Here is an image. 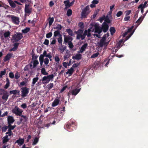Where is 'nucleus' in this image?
Returning a JSON list of instances; mask_svg holds the SVG:
<instances>
[{"instance_id": "nucleus-1", "label": "nucleus", "mask_w": 148, "mask_h": 148, "mask_svg": "<svg viewBox=\"0 0 148 148\" xmlns=\"http://www.w3.org/2000/svg\"><path fill=\"white\" fill-rule=\"evenodd\" d=\"M93 27H94V29L93 30H95V32L98 33L99 34H100L102 32V30L101 27L97 23H95L94 24H91L90 25V28L92 29Z\"/></svg>"}, {"instance_id": "nucleus-2", "label": "nucleus", "mask_w": 148, "mask_h": 148, "mask_svg": "<svg viewBox=\"0 0 148 148\" xmlns=\"http://www.w3.org/2000/svg\"><path fill=\"white\" fill-rule=\"evenodd\" d=\"M23 111L22 110L20 109L17 106H16L12 110V112L13 113L19 116H21Z\"/></svg>"}, {"instance_id": "nucleus-3", "label": "nucleus", "mask_w": 148, "mask_h": 148, "mask_svg": "<svg viewBox=\"0 0 148 148\" xmlns=\"http://www.w3.org/2000/svg\"><path fill=\"white\" fill-rule=\"evenodd\" d=\"M89 6L87 5L82 10L81 14L82 18H86L87 17L89 13Z\"/></svg>"}, {"instance_id": "nucleus-4", "label": "nucleus", "mask_w": 148, "mask_h": 148, "mask_svg": "<svg viewBox=\"0 0 148 148\" xmlns=\"http://www.w3.org/2000/svg\"><path fill=\"white\" fill-rule=\"evenodd\" d=\"M134 27V26H132L131 27L128 29L127 30H126V31L123 34V37L125 36L126 35H127L128 33H131L130 34L128 35L127 37V40L129 38H130L132 35L133 34L134 32V31H133L132 32V30Z\"/></svg>"}, {"instance_id": "nucleus-5", "label": "nucleus", "mask_w": 148, "mask_h": 148, "mask_svg": "<svg viewBox=\"0 0 148 148\" xmlns=\"http://www.w3.org/2000/svg\"><path fill=\"white\" fill-rule=\"evenodd\" d=\"M29 88L26 87L22 88H21V96L23 97L26 96L29 92Z\"/></svg>"}, {"instance_id": "nucleus-6", "label": "nucleus", "mask_w": 148, "mask_h": 148, "mask_svg": "<svg viewBox=\"0 0 148 148\" xmlns=\"http://www.w3.org/2000/svg\"><path fill=\"white\" fill-rule=\"evenodd\" d=\"M23 37L22 34L21 33H17L14 34L12 37V38L14 42H16L20 40Z\"/></svg>"}, {"instance_id": "nucleus-7", "label": "nucleus", "mask_w": 148, "mask_h": 148, "mask_svg": "<svg viewBox=\"0 0 148 148\" xmlns=\"http://www.w3.org/2000/svg\"><path fill=\"white\" fill-rule=\"evenodd\" d=\"M61 98L60 99V97H57L56 99H55L53 102L52 103V106L53 107H54L58 105L60 103V100L62 99H63V97H60Z\"/></svg>"}, {"instance_id": "nucleus-8", "label": "nucleus", "mask_w": 148, "mask_h": 148, "mask_svg": "<svg viewBox=\"0 0 148 148\" xmlns=\"http://www.w3.org/2000/svg\"><path fill=\"white\" fill-rule=\"evenodd\" d=\"M32 9L30 8L29 4H26L25 5L24 12L25 14H28L29 15L31 13Z\"/></svg>"}, {"instance_id": "nucleus-9", "label": "nucleus", "mask_w": 148, "mask_h": 148, "mask_svg": "<svg viewBox=\"0 0 148 148\" xmlns=\"http://www.w3.org/2000/svg\"><path fill=\"white\" fill-rule=\"evenodd\" d=\"M102 31L104 33L106 32L108 30L109 25L106 22H103L101 27Z\"/></svg>"}, {"instance_id": "nucleus-10", "label": "nucleus", "mask_w": 148, "mask_h": 148, "mask_svg": "<svg viewBox=\"0 0 148 148\" xmlns=\"http://www.w3.org/2000/svg\"><path fill=\"white\" fill-rule=\"evenodd\" d=\"M84 30L81 29H79L77 31H75V33L77 34L76 38L78 40L80 39V37L83 33Z\"/></svg>"}, {"instance_id": "nucleus-11", "label": "nucleus", "mask_w": 148, "mask_h": 148, "mask_svg": "<svg viewBox=\"0 0 148 148\" xmlns=\"http://www.w3.org/2000/svg\"><path fill=\"white\" fill-rule=\"evenodd\" d=\"M21 117L20 118V121L23 123L28 121V117L26 116L22 115H21Z\"/></svg>"}, {"instance_id": "nucleus-12", "label": "nucleus", "mask_w": 148, "mask_h": 148, "mask_svg": "<svg viewBox=\"0 0 148 148\" xmlns=\"http://www.w3.org/2000/svg\"><path fill=\"white\" fill-rule=\"evenodd\" d=\"M64 43L65 44H66V43H68L70 41H72L73 40L72 37L69 36L64 35Z\"/></svg>"}, {"instance_id": "nucleus-13", "label": "nucleus", "mask_w": 148, "mask_h": 148, "mask_svg": "<svg viewBox=\"0 0 148 148\" xmlns=\"http://www.w3.org/2000/svg\"><path fill=\"white\" fill-rule=\"evenodd\" d=\"M3 90L4 91V92L2 97V99L5 102L7 100L9 95L8 94L7 91H4V90Z\"/></svg>"}, {"instance_id": "nucleus-14", "label": "nucleus", "mask_w": 148, "mask_h": 148, "mask_svg": "<svg viewBox=\"0 0 148 148\" xmlns=\"http://www.w3.org/2000/svg\"><path fill=\"white\" fill-rule=\"evenodd\" d=\"M75 125V123L74 122H71V121H69L66 124L65 127L67 129H70L71 127H73V125Z\"/></svg>"}, {"instance_id": "nucleus-15", "label": "nucleus", "mask_w": 148, "mask_h": 148, "mask_svg": "<svg viewBox=\"0 0 148 148\" xmlns=\"http://www.w3.org/2000/svg\"><path fill=\"white\" fill-rule=\"evenodd\" d=\"M13 55V54L12 53H8L5 56L4 59V61L5 62H6L9 60L12 57Z\"/></svg>"}, {"instance_id": "nucleus-16", "label": "nucleus", "mask_w": 148, "mask_h": 148, "mask_svg": "<svg viewBox=\"0 0 148 148\" xmlns=\"http://www.w3.org/2000/svg\"><path fill=\"white\" fill-rule=\"evenodd\" d=\"M88 45V44L86 43L83 45L81 47L80 50L78 51V53H82L85 50Z\"/></svg>"}, {"instance_id": "nucleus-17", "label": "nucleus", "mask_w": 148, "mask_h": 148, "mask_svg": "<svg viewBox=\"0 0 148 148\" xmlns=\"http://www.w3.org/2000/svg\"><path fill=\"white\" fill-rule=\"evenodd\" d=\"M7 120L8 125L13 123L15 121L13 117L12 116H8Z\"/></svg>"}, {"instance_id": "nucleus-18", "label": "nucleus", "mask_w": 148, "mask_h": 148, "mask_svg": "<svg viewBox=\"0 0 148 148\" xmlns=\"http://www.w3.org/2000/svg\"><path fill=\"white\" fill-rule=\"evenodd\" d=\"M13 22L15 24H18L19 21V18L18 17L12 16L11 18Z\"/></svg>"}, {"instance_id": "nucleus-19", "label": "nucleus", "mask_w": 148, "mask_h": 148, "mask_svg": "<svg viewBox=\"0 0 148 148\" xmlns=\"http://www.w3.org/2000/svg\"><path fill=\"white\" fill-rule=\"evenodd\" d=\"M39 64V62L37 60H34L33 61V66H32V65L30 64V69L32 70V69L36 67Z\"/></svg>"}, {"instance_id": "nucleus-20", "label": "nucleus", "mask_w": 148, "mask_h": 148, "mask_svg": "<svg viewBox=\"0 0 148 148\" xmlns=\"http://www.w3.org/2000/svg\"><path fill=\"white\" fill-rule=\"evenodd\" d=\"M143 20V18H142V17H140L136 21L135 25L136 28L138 26V25L141 23Z\"/></svg>"}, {"instance_id": "nucleus-21", "label": "nucleus", "mask_w": 148, "mask_h": 148, "mask_svg": "<svg viewBox=\"0 0 148 148\" xmlns=\"http://www.w3.org/2000/svg\"><path fill=\"white\" fill-rule=\"evenodd\" d=\"M82 57V54L79 53H77L75 56H73L72 57V59L75 60H79L81 59Z\"/></svg>"}, {"instance_id": "nucleus-22", "label": "nucleus", "mask_w": 148, "mask_h": 148, "mask_svg": "<svg viewBox=\"0 0 148 148\" xmlns=\"http://www.w3.org/2000/svg\"><path fill=\"white\" fill-rule=\"evenodd\" d=\"M24 142V138H20L18 139L17 140L15 143H17L19 145H22Z\"/></svg>"}, {"instance_id": "nucleus-23", "label": "nucleus", "mask_w": 148, "mask_h": 148, "mask_svg": "<svg viewBox=\"0 0 148 148\" xmlns=\"http://www.w3.org/2000/svg\"><path fill=\"white\" fill-rule=\"evenodd\" d=\"M71 91L72 95H76L79 92L80 89L77 88L72 90Z\"/></svg>"}, {"instance_id": "nucleus-24", "label": "nucleus", "mask_w": 148, "mask_h": 148, "mask_svg": "<svg viewBox=\"0 0 148 148\" xmlns=\"http://www.w3.org/2000/svg\"><path fill=\"white\" fill-rule=\"evenodd\" d=\"M8 1L12 8H15L16 7V4L14 2H13L12 0H8Z\"/></svg>"}, {"instance_id": "nucleus-25", "label": "nucleus", "mask_w": 148, "mask_h": 148, "mask_svg": "<svg viewBox=\"0 0 148 148\" xmlns=\"http://www.w3.org/2000/svg\"><path fill=\"white\" fill-rule=\"evenodd\" d=\"M8 136L6 135L3 137L2 138L3 143H5L8 141L9 140V139L8 138Z\"/></svg>"}, {"instance_id": "nucleus-26", "label": "nucleus", "mask_w": 148, "mask_h": 148, "mask_svg": "<svg viewBox=\"0 0 148 148\" xmlns=\"http://www.w3.org/2000/svg\"><path fill=\"white\" fill-rule=\"evenodd\" d=\"M10 95L13 94L14 95H15L17 94H19L20 93V91L19 90H10Z\"/></svg>"}, {"instance_id": "nucleus-27", "label": "nucleus", "mask_w": 148, "mask_h": 148, "mask_svg": "<svg viewBox=\"0 0 148 148\" xmlns=\"http://www.w3.org/2000/svg\"><path fill=\"white\" fill-rule=\"evenodd\" d=\"M6 84H5V86L4 88L5 89H7L8 87L10 86V80L8 78H6Z\"/></svg>"}, {"instance_id": "nucleus-28", "label": "nucleus", "mask_w": 148, "mask_h": 148, "mask_svg": "<svg viewBox=\"0 0 148 148\" xmlns=\"http://www.w3.org/2000/svg\"><path fill=\"white\" fill-rule=\"evenodd\" d=\"M110 31L111 35H113L115 32L116 30L114 27H111L110 28Z\"/></svg>"}, {"instance_id": "nucleus-29", "label": "nucleus", "mask_w": 148, "mask_h": 148, "mask_svg": "<svg viewBox=\"0 0 148 148\" xmlns=\"http://www.w3.org/2000/svg\"><path fill=\"white\" fill-rule=\"evenodd\" d=\"M39 78L38 77H34L32 79V86H34L36 82L38 80Z\"/></svg>"}, {"instance_id": "nucleus-30", "label": "nucleus", "mask_w": 148, "mask_h": 148, "mask_svg": "<svg viewBox=\"0 0 148 148\" xmlns=\"http://www.w3.org/2000/svg\"><path fill=\"white\" fill-rule=\"evenodd\" d=\"M69 0H67L64 1V3L65 4V9L68 8L69 7Z\"/></svg>"}, {"instance_id": "nucleus-31", "label": "nucleus", "mask_w": 148, "mask_h": 148, "mask_svg": "<svg viewBox=\"0 0 148 148\" xmlns=\"http://www.w3.org/2000/svg\"><path fill=\"white\" fill-rule=\"evenodd\" d=\"M30 28L29 27H26L24 29L22 30V32L23 34H26L29 31Z\"/></svg>"}, {"instance_id": "nucleus-32", "label": "nucleus", "mask_w": 148, "mask_h": 148, "mask_svg": "<svg viewBox=\"0 0 148 148\" xmlns=\"http://www.w3.org/2000/svg\"><path fill=\"white\" fill-rule=\"evenodd\" d=\"M49 20V26H51L54 21L53 17L51 18L49 17L48 19Z\"/></svg>"}, {"instance_id": "nucleus-33", "label": "nucleus", "mask_w": 148, "mask_h": 148, "mask_svg": "<svg viewBox=\"0 0 148 148\" xmlns=\"http://www.w3.org/2000/svg\"><path fill=\"white\" fill-rule=\"evenodd\" d=\"M74 71L73 68L71 67L70 69H69L68 71L66 72V74H69L70 75H71L72 74Z\"/></svg>"}, {"instance_id": "nucleus-34", "label": "nucleus", "mask_w": 148, "mask_h": 148, "mask_svg": "<svg viewBox=\"0 0 148 148\" xmlns=\"http://www.w3.org/2000/svg\"><path fill=\"white\" fill-rule=\"evenodd\" d=\"M41 73L44 75H47L48 73L46 72V70L45 68H42L41 69Z\"/></svg>"}, {"instance_id": "nucleus-35", "label": "nucleus", "mask_w": 148, "mask_h": 148, "mask_svg": "<svg viewBox=\"0 0 148 148\" xmlns=\"http://www.w3.org/2000/svg\"><path fill=\"white\" fill-rule=\"evenodd\" d=\"M58 43L60 44L61 45H62V35H60L59 36V38L58 39Z\"/></svg>"}, {"instance_id": "nucleus-36", "label": "nucleus", "mask_w": 148, "mask_h": 148, "mask_svg": "<svg viewBox=\"0 0 148 148\" xmlns=\"http://www.w3.org/2000/svg\"><path fill=\"white\" fill-rule=\"evenodd\" d=\"M4 38H6L9 37L10 35V33L9 31L5 32L3 34Z\"/></svg>"}, {"instance_id": "nucleus-37", "label": "nucleus", "mask_w": 148, "mask_h": 148, "mask_svg": "<svg viewBox=\"0 0 148 148\" xmlns=\"http://www.w3.org/2000/svg\"><path fill=\"white\" fill-rule=\"evenodd\" d=\"M61 35L60 34V32L59 30H56L54 32V36L56 37L58 36H60Z\"/></svg>"}, {"instance_id": "nucleus-38", "label": "nucleus", "mask_w": 148, "mask_h": 148, "mask_svg": "<svg viewBox=\"0 0 148 148\" xmlns=\"http://www.w3.org/2000/svg\"><path fill=\"white\" fill-rule=\"evenodd\" d=\"M42 81L43 82H44L45 83H48L49 82L47 76H44L43 77Z\"/></svg>"}, {"instance_id": "nucleus-39", "label": "nucleus", "mask_w": 148, "mask_h": 148, "mask_svg": "<svg viewBox=\"0 0 148 148\" xmlns=\"http://www.w3.org/2000/svg\"><path fill=\"white\" fill-rule=\"evenodd\" d=\"M47 53L46 50H44L42 54H41L40 56V57H41L42 59H44V57H46L47 55Z\"/></svg>"}, {"instance_id": "nucleus-40", "label": "nucleus", "mask_w": 148, "mask_h": 148, "mask_svg": "<svg viewBox=\"0 0 148 148\" xmlns=\"http://www.w3.org/2000/svg\"><path fill=\"white\" fill-rule=\"evenodd\" d=\"M66 32L70 36H72L73 35V32L71 29H66Z\"/></svg>"}, {"instance_id": "nucleus-41", "label": "nucleus", "mask_w": 148, "mask_h": 148, "mask_svg": "<svg viewBox=\"0 0 148 148\" xmlns=\"http://www.w3.org/2000/svg\"><path fill=\"white\" fill-rule=\"evenodd\" d=\"M8 128V126L6 125H4L2 127L1 130L3 132H6Z\"/></svg>"}, {"instance_id": "nucleus-42", "label": "nucleus", "mask_w": 148, "mask_h": 148, "mask_svg": "<svg viewBox=\"0 0 148 148\" xmlns=\"http://www.w3.org/2000/svg\"><path fill=\"white\" fill-rule=\"evenodd\" d=\"M62 27V26H61L60 24H58L57 26H56L54 28L55 29H56L57 30H61Z\"/></svg>"}, {"instance_id": "nucleus-43", "label": "nucleus", "mask_w": 148, "mask_h": 148, "mask_svg": "<svg viewBox=\"0 0 148 148\" xmlns=\"http://www.w3.org/2000/svg\"><path fill=\"white\" fill-rule=\"evenodd\" d=\"M61 47H60L59 49L61 52H63L66 50V46L64 47L62 45H61Z\"/></svg>"}, {"instance_id": "nucleus-44", "label": "nucleus", "mask_w": 148, "mask_h": 148, "mask_svg": "<svg viewBox=\"0 0 148 148\" xmlns=\"http://www.w3.org/2000/svg\"><path fill=\"white\" fill-rule=\"evenodd\" d=\"M106 43V42H104L100 40V41L98 42V44L100 47H102Z\"/></svg>"}, {"instance_id": "nucleus-45", "label": "nucleus", "mask_w": 148, "mask_h": 148, "mask_svg": "<svg viewBox=\"0 0 148 148\" xmlns=\"http://www.w3.org/2000/svg\"><path fill=\"white\" fill-rule=\"evenodd\" d=\"M104 22H106L107 24L108 23H111V21L109 19L108 16H106V18L105 20V21Z\"/></svg>"}, {"instance_id": "nucleus-46", "label": "nucleus", "mask_w": 148, "mask_h": 148, "mask_svg": "<svg viewBox=\"0 0 148 148\" xmlns=\"http://www.w3.org/2000/svg\"><path fill=\"white\" fill-rule=\"evenodd\" d=\"M38 140L39 138L36 137L34 139V141L33 143L32 144L34 145H36L38 142Z\"/></svg>"}, {"instance_id": "nucleus-47", "label": "nucleus", "mask_w": 148, "mask_h": 148, "mask_svg": "<svg viewBox=\"0 0 148 148\" xmlns=\"http://www.w3.org/2000/svg\"><path fill=\"white\" fill-rule=\"evenodd\" d=\"M72 11L71 9H69L67 11L66 14L67 16H71L72 14Z\"/></svg>"}, {"instance_id": "nucleus-48", "label": "nucleus", "mask_w": 148, "mask_h": 148, "mask_svg": "<svg viewBox=\"0 0 148 148\" xmlns=\"http://www.w3.org/2000/svg\"><path fill=\"white\" fill-rule=\"evenodd\" d=\"M99 54V53L97 52L96 53H94L92 56H91L90 58H95L97 57Z\"/></svg>"}, {"instance_id": "nucleus-49", "label": "nucleus", "mask_w": 148, "mask_h": 148, "mask_svg": "<svg viewBox=\"0 0 148 148\" xmlns=\"http://www.w3.org/2000/svg\"><path fill=\"white\" fill-rule=\"evenodd\" d=\"M20 77V74L18 72H17L15 74V78L16 79H18Z\"/></svg>"}, {"instance_id": "nucleus-50", "label": "nucleus", "mask_w": 148, "mask_h": 148, "mask_svg": "<svg viewBox=\"0 0 148 148\" xmlns=\"http://www.w3.org/2000/svg\"><path fill=\"white\" fill-rule=\"evenodd\" d=\"M8 128L10 129L11 130H14L16 127V125H15L12 126L11 125V124L8 125Z\"/></svg>"}, {"instance_id": "nucleus-51", "label": "nucleus", "mask_w": 148, "mask_h": 148, "mask_svg": "<svg viewBox=\"0 0 148 148\" xmlns=\"http://www.w3.org/2000/svg\"><path fill=\"white\" fill-rule=\"evenodd\" d=\"M148 3L147 1H145V2L143 4H140L139 5V8L143 7V8H145V7L146 5H147Z\"/></svg>"}, {"instance_id": "nucleus-52", "label": "nucleus", "mask_w": 148, "mask_h": 148, "mask_svg": "<svg viewBox=\"0 0 148 148\" xmlns=\"http://www.w3.org/2000/svg\"><path fill=\"white\" fill-rule=\"evenodd\" d=\"M84 23L82 22H80L78 24L79 26L82 29H83L84 28Z\"/></svg>"}, {"instance_id": "nucleus-53", "label": "nucleus", "mask_w": 148, "mask_h": 148, "mask_svg": "<svg viewBox=\"0 0 148 148\" xmlns=\"http://www.w3.org/2000/svg\"><path fill=\"white\" fill-rule=\"evenodd\" d=\"M71 41H70L68 43L69 47L71 49H72L74 47V45Z\"/></svg>"}, {"instance_id": "nucleus-54", "label": "nucleus", "mask_w": 148, "mask_h": 148, "mask_svg": "<svg viewBox=\"0 0 148 148\" xmlns=\"http://www.w3.org/2000/svg\"><path fill=\"white\" fill-rule=\"evenodd\" d=\"M48 79H49V81H50L52 79H53L54 77L53 75L52 74L51 75H49L47 76Z\"/></svg>"}, {"instance_id": "nucleus-55", "label": "nucleus", "mask_w": 148, "mask_h": 148, "mask_svg": "<svg viewBox=\"0 0 148 148\" xmlns=\"http://www.w3.org/2000/svg\"><path fill=\"white\" fill-rule=\"evenodd\" d=\"M122 42V40H119L118 42L117 43L116 45V48H119L120 47V46Z\"/></svg>"}, {"instance_id": "nucleus-56", "label": "nucleus", "mask_w": 148, "mask_h": 148, "mask_svg": "<svg viewBox=\"0 0 148 148\" xmlns=\"http://www.w3.org/2000/svg\"><path fill=\"white\" fill-rule=\"evenodd\" d=\"M52 33L51 32H50L46 34V37L48 38H50L52 36Z\"/></svg>"}, {"instance_id": "nucleus-57", "label": "nucleus", "mask_w": 148, "mask_h": 148, "mask_svg": "<svg viewBox=\"0 0 148 148\" xmlns=\"http://www.w3.org/2000/svg\"><path fill=\"white\" fill-rule=\"evenodd\" d=\"M5 134H8V136H11L12 134V130H11L10 129L8 128V132H6V133H5Z\"/></svg>"}, {"instance_id": "nucleus-58", "label": "nucleus", "mask_w": 148, "mask_h": 148, "mask_svg": "<svg viewBox=\"0 0 148 148\" xmlns=\"http://www.w3.org/2000/svg\"><path fill=\"white\" fill-rule=\"evenodd\" d=\"M5 73L6 71L5 69L3 71H1L0 74V77L1 78L2 77L3 75H5Z\"/></svg>"}, {"instance_id": "nucleus-59", "label": "nucleus", "mask_w": 148, "mask_h": 148, "mask_svg": "<svg viewBox=\"0 0 148 148\" xmlns=\"http://www.w3.org/2000/svg\"><path fill=\"white\" fill-rule=\"evenodd\" d=\"M53 83H50L48 85V88L49 90L51 89L53 87Z\"/></svg>"}, {"instance_id": "nucleus-60", "label": "nucleus", "mask_w": 148, "mask_h": 148, "mask_svg": "<svg viewBox=\"0 0 148 148\" xmlns=\"http://www.w3.org/2000/svg\"><path fill=\"white\" fill-rule=\"evenodd\" d=\"M123 14V12L121 11H120L117 13L116 16L117 17H119L121 16Z\"/></svg>"}, {"instance_id": "nucleus-61", "label": "nucleus", "mask_w": 148, "mask_h": 148, "mask_svg": "<svg viewBox=\"0 0 148 148\" xmlns=\"http://www.w3.org/2000/svg\"><path fill=\"white\" fill-rule=\"evenodd\" d=\"M9 77L11 78H13L14 77V75L13 73L12 72H10L9 73Z\"/></svg>"}, {"instance_id": "nucleus-62", "label": "nucleus", "mask_w": 148, "mask_h": 148, "mask_svg": "<svg viewBox=\"0 0 148 148\" xmlns=\"http://www.w3.org/2000/svg\"><path fill=\"white\" fill-rule=\"evenodd\" d=\"M39 60L40 62V65L42 66V65L43 63L44 62V59H42L41 57L39 58Z\"/></svg>"}, {"instance_id": "nucleus-63", "label": "nucleus", "mask_w": 148, "mask_h": 148, "mask_svg": "<svg viewBox=\"0 0 148 148\" xmlns=\"http://www.w3.org/2000/svg\"><path fill=\"white\" fill-rule=\"evenodd\" d=\"M86 35L84 33H83V34H82L81 36L80 37V39L81 38L82 40H83L85 38L86 36Z\"/></svg>"}, {"instance_id": "nucleus-64", "label": "nucleus", "mask_w": 148, "mask_h": 148, "mask_svg": "<svg viewBox=\"0 0 148 148\" xmlns=\"http://www.w3.org/2000/svg\"><path fill=\"white\" fill-rule=\"evenodd\" d=\"M106 18V16L105 15L103 16L102 17H100L99 18L100 22L101 23L103 21L105 20Z\"/></svg>"}]
</instances>
